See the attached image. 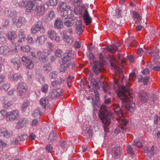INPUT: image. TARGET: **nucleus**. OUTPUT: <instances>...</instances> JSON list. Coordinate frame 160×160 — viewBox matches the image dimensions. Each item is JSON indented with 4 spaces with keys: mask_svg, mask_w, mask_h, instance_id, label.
<instances>
[{
    "mask_svg": "<svg viewBox=\"0 0 160 160\" xmlns=\"http://www.w3.org/2000/svg\"><path fill=\"white\" fill-rule=\"evenodd\" d=\"M121 89L122 92L119 91L117 95L122 100V108L125 109L132 112L134 111L136 108V106L135 103H131L130 104L127 103L129 101V99L127 95L125 93L126 92H129V89L128 88L124 86H121Z\"/></svg>",
    "mask_w": 160,
    "mask_h": 160,
    "instance_id": "obj_1",
    "label": "nucleus"
},
{
    "mask_svg": "<svg viewBox=\"0 0 160 160\" xmlns=\"http://www.w3.org/2000/svg\"><path fill=\"white\" fill-rule=\"evenodd\" d=\"M118 61L114 58L113 57L110 62L112 69L114 70V72L116 73H119V74H121L122 73L121 70L118 65L119 64L124 63L125 61L123 59V56L120 53L118 54Z\"/></svg>",
    "mask_w": 160,
    "mask_h": 160,
    "instance_id": "obj_2",
    "label": "nucleus"
},
{
    "mask_svg": "<svg viewBox=\"0 0 160 160\" xmlns=\"http://www.w3.org/2000/svg\"><path fill=\"white\" fill-rule=\"evenodd\" d=\"M101 110L98 112V116L102 122L105 125H109L110 122V113L105 107L101 106Z\"/></svg>",
    "mask_w": 160,
    "mask_h": 160,
    "instance_id": "obj_3",
    "label": "nucleus"
},
{
    "mask_svg": "<svg viewBox=\"0 0 160 160\" xmlns=\"http://www.w3.org/2000/svg\"><path fill=\"white\" fill-rule=\"evenodd\" d=\"M30 58L32 61L30 60L27 57L23 56L22 57V61L23 64L24 65L26 68L28 69H32L34 67V64L32 62H33L37 63L38 61V58L33 52H31V55L30 56Z\"/></svg>",
    "mask_w": 160,
    "mask_h": 160,
    "instance_id": "obj_4",
    "label": "nucleus"
},
{
    "mask_svg": "<svg viewBox=\"0 0 160 160\" xmlns=\"http://www.w3.org/2000/svg\"><path fill=\"white\" fill-rule=\"evenodd\" d=\"M19 118L20 114L17 110H12L5 114V118L7 121L13 122L18 120Z\"/></svg>",
    "mask_w": 160,
    "mask_h": 160,
    "instance_id": "obj_5",
    "label": "nucleus"
},
{
    "mask_svg": "<svg viewBox=\"0 0 160 160\" xmlns=\"http://www.w3.org/2000/svg\"><path fill=\"white\" fill-rule=\"evenodd\" d=\"M119 122V124L114 130V132L115 133L118 134L120 132H126L128 130L127 127L128 123V121L125 119H121Z\"/></svg>",
    "mask_w": 160,
    "mask_h": 160,
    "instance_id": "obj_6",
    "label": "nucleus"
},
{
    "mask_svg": "<svg viewBox=\"0 0 160 160\" xmlns=\"http://www.w3.org/2000/svg\"><path fill=\"white\" fill-rule=\"evenodd\" d=\"M39 31H40V33L42 34L45 32L44 28L40 21L38 22L37 23L34 25L31 29V32L34 34H37Z\"/></svg>",
    "mask_w": 160,
    "mask_h": 160,
    "instance_id": "obj_7",
    "label": "nucleus"
},
{
    "mask_svg": "<svg viewBox=\"0 0 160 160\" xmlns=\"http://www.w3.org/2000/svg\"><path fill=\"white\" fill-rule=\"evenodd\" d=\"M49 52L47 49H45L42 51H38L37 54L38 59L41 62L45 63L48 60V56L49 55Z\"/></svg>",
    "mask_w": 160,
    "mask_h": 160,
    "instance_id": "obj_8",
    "label": "nucleus"
},
{
    "mask_svg": "<svg viewBox=\"0 0 160 160\" xmlns=\"http://www.w3.org/2000/svg\"><path fill=\"white\" fill-rule=\"evenodd\" d=\"M28 88L27 85L24 82H20L18 83L17 85V89L18 93L19 96L21 98H24L26 96V91Z\"/></svg>",
    "mask_w": 160,
    "mask_h": 160,
    "instance_id": "obj_9",
    "label": "nucleus"
},
{
    "mask_svg": "<svg viewBox=\"0 0 160 160\" xmlns=\"http://www.w3.org/2000/svg\"><path fill=\"white\" fill-rule=\"evenodd\" d=\"M12 20L13 25L18 28L21 27L24 25L26 22L25 18L22 16L14 17Z\"/></svg>",
    "mask_w": 160,
    "mask_h": 160,
    "instance_id": "obj_10",
    "label": "nucleus"
},
{
    "mask_svg": "<svg viewBox=\"0 0 160 160\" xmlns=\"http://www.w3.org/2000/svg\"><path fill=\"white\" fill-rule=\"evenodd\" d=\"M102 62L98 61L94 63V66L92 68L93 71L96 74H98L100 72H102L104 70Z\"/></svg>",
    "mask_w": 160,
    "mask_h": 160,
    "instance_id": "obj_11",
    "label": "nucleus"
},
{
    "mask_svg": "<svg viewBox=\"0 0 160 160\" xmlns=\"http://www.w3.org/2000/svg\"><path fill=\"white\" fill-rule=\"evenodd\" d=\"M37 5L35 1H29L27 2L26 11L28 12L32 13L36 10Z\"/></svg>",
    "mask_w": 160,
    "mask_h": 160,
    "instance_id": "obj_12",
    "label": "nucleus"
},
{
    "mask_svg": "<svg viewBox=\"0 0 160 160\" xmlns=\"http://www.w3.org/2000/svg\"><path fill=\"white\" fill-rule=\"evenodd\" d=\"M62 60V63H61V68L60 70V72L64 73L69 67L70 61L69 59L65 58H63Z\"/></svg>",
    "mask_w": 160,
    "mask_h": 160,
    "instance_id": "obj_13",
    "label": "nucleus"
},
{
    "mask_svg": "<svg viewBox=\"0 0 160 160\" xmlns=\"http://www.w3.org/2000/svg\"><path fill=\"white\" fill-rule=\"evenodd\" d=\"M138 96L139 100L142 102L145 103L147 101L148 98V94L143 90H139Z\"/></svg>",
    "mask_w": 160,
    "mask_h": 160,
    "instance_id": "obj_14",
    "label": "nucleus"
},
{
    "mask_svg": "<svg viewBox=\"0 0 160 160\" xmlns=\"http://www.w3.org/2000/svg\"><path fill=\"white\" fill-rule=\"evenodd\" d=\"M72 10H66L62 11L61 13V16L62 18H64L65 19H74L73 17L72 16H69V15H71L72 12Z\"/></svg>",
    "mask_w": 160,
    "mask_h": 160,
    "instance_id": "obj_15",
    "label": "nucleus"
},
{
    "mask_svg": "<svg viewBox=\"0 0 160 160\" xmlns=\"http://www.w3.org/2000/svg\"><path fill=\"white\" fill-rule=\"evenodd\" d=\"M36 12V14L38 16H43L46 12V8L45 5L43 4L42 5L37 6L35 10Z\"/></svg>",
    "mask_w": 160,
    "mask_h": 160,
    "instance_id": "obj_16",
    "label": "nucleus"
},
{
    "mask_svg": "<svg viewBox=\"0 0 160 160\" xmlns=\"http://www.w3.org/2000/svg\"><path fill=\"white\" fill-rule=\"evenodd\" d=\"M65 82L64 78L59 77L57 80H54L51 82V85L54 88L61 86Z\"/></svg>",
    "mask_w": 160,
    "mask_h": 160,
    "instance_id": "obj_17",
    "label": "nucleus"
},
{
    "mask_svg": "<svg viewBox=\"0 0 160 160\" xmlns=\"http://www.w3.org/2000/svg\"><path fill=\"white\" fill-rule=\"evenodd\" d=\"M122 149L120 147H118L112 148V150L111 154L114 158H118L121 154Z\"/></svg>",
    "mask_w": 160,
    "mask_h": 160,
    "instance_id": "obj_18",
    "label": "nucleus"
},
{
    "mask_svg": "<svg viewBox=\"0 0 160 160\" xmlns=\"http://www.w3.org/2000/svg\"><path fill=\"white\" fill-rule=\"evenodd\" d=\"M10 62L14 68L18 70L20 67V62L19 60L17 58H15L10 59Z\"/></svg>",
    "mask_w": 160,
    "mask_h": 160,
    "instance_id": "obj_19",
    "label": "nucleus"
},
{
    "mask_svg": "<svg viewBox=\"0 0 160 160\" xmlns=\"http://www.w3.org/2000/svg\"><path fill=\"white\" fill-rule=\"evenodd\" d=\"M83 20L86 25H88L92 22V19L89 16L88 10L86 9L83 16Z\"/></svg>",
    "mask_w": 160,
    "mask_h": 160,
    "instance_id": "obj_20",
    "label": "nucleus"
},
{
    "mask_svg": "<svg viewBox=\"0 0 160 160\" xmlns=\"http://www.w3.org/2000/svg\"><path fill=\"white\" fill-rule=\"evenodd\" d=\"M0 54L4 56L10 55L8 47L7 46H2L0 47Z\"/></svg>",
    "mask_w": 160,
    "mask_h": 160,
    "instance_id": "obj_21",
    "label": "nucleus"
},
{
    "mask_svg": "<svg viewBox=\"0 0 160 160\" xmlns=\"http://www.w3.org/2000/svg\"><path fill=\"white\" fill-rule=\"evenodd\" d=\"M58 10L60 11H63L66 10H72V7L67 4L63 2H61L59 4L58 7Z\"/></svg>",
    "mask_w": 160,
    "mask_h": 160,
    "instance_id": "obj_22",
    "label": "nucleus"
},
{
    "mask_svg": "<svg viewBox=\"0 0 160 160\" xmlns=\"http://www.w3.org/2000/svg\"><path fill=\"white\" fill-rule=\"evenodd\" d=\"M76 32L78 35L82 34L83 32L84 27L81 22L79 21L76 23Z\"/></svg>",
    "mask_w": 160,
    "mask_h": 160,
    "instance_id": "obj_23",
    "label": "nucleus"
},
{
    "mask_svg": "<svg viewBox=\"0 0 160 160\" xmlns=\"http://www.w3.org/2000/svg\"><path fill=\"white\" fill-rule=\"evenodd\" d=\"M27 121L24 118H21L15 125V128L17 129H20L23 127L26 124Z\"/></svg>",
    "mask_w": 160,
    "mask_h": 160,
    "instance_id": "obj_24",
    "label": "nucleus"
},
{
    "mask_svg": "<svg viewBox=\"0 0 160 160\" xmlns=\"http://www.w3.org/2000/svg\"><path fill=\"white\" fill-rule=\"evenodd\" d=\"M144 152L148 153V155L149 156L150 158H151L155 153L156 152V151H154V147L152 146L150 150H149L148 147H145L144 148Z\"/></svg>",
    "mask_w": 160,
    "mask_h": 160,
    "instance_id": "obj_25",
    "label": "nucleus"
},
{
    "mask_svg": "<svg viewBox=\"0 0 160 160\" xmlns=\"http://www.w3.org/2000/svg\"><path fill=\"white\" fill-rule=\"evenodd\" d=\"M12 44L8 47V51L10 52V55L12 53H16L18 52V49L16 45L12 41Z\"/></svg>",
    "mask_w": 160,
    "mask_h": 160,
    "instance_id": "obj_26",
    "label": "nucleus"
},
{
    "mask_svg": "<svg viewBox=\"0 0 160 160\" xmlns=\"http://www.w3.org/2000/svg\"><path fill=\"white\" fill-rule=\"evenodd\" d=\"M62 93V90L60 88L53 90L51 93V96L53 98H57L61 95Z\"/></svg>",
    "mask_w": 160,
    "mask_h": 160,
    "instance_id": "obj_27",
    "label": "nucleus"
},
{
    "mask_svg": "<svg viewBox=\"0 0 160 160\" xmlns=\"http://www.w3.org/2000/svg\"><path fill=\"white\" fill-rule=\"evenodd\" d=\"M70 57L72 58H74L75 57L74 52H73L72 49H69L66 50L64 54L63 58L69 59Z\"/></svg>",
    "mask_w": 160,
    "mask_h": 160,
    "instance_id": "obj_28",
    "label": "nucleus"
},
{
    "mask_svg": "<svg viewBox=\"0 0 160 160\" xmlns=\"http://www.w3.org/2000/svg\"><path fill=\"white\" fill-rule=\"evenodd\" d=\"M54 27L58 29L62 28L63 27L62 21L60 19H56L54 23Z\"/></svg>",
    "mask_w": 160,
    "mask_h": 160,
    "instance_id": "obj_29",
    "label": "nucleus"
},
{
    "mask_svg": "<svg viewBox=\"0 0 160 160\" xmlns=\"http://www.w3.org/2000/svg\"><path fill=\"white\" fill-rule=\"evenodd\" d=\"M48 38L51 40H54L55 37L57 35V33L55 30H51L48 31Z\"/></svg>",
    "mask_w": 160,
    "mask_h": 160,
    "instance_id": "obj_30",
    "label": "nucleus"
},
{
    "mask_svg": "<svg viewBox=\"0 0 160 160\" xmlns=\"http://www.w3.org/2000/svg\"><path fill=\"white\" fill-rule=\"evenodd\" d=\"M8 39L12 42L16 38L17 34L15 32L9 31L8 34Z\"/></svg>",
    "mask_w": 160,
    "mask_h": 160,
    "instance_id": "obj_31",
    "label": "nucleus"
},
{
    "mask_svg": "<svg viewBox=\"0 0 160 160\" xmlns=\"http://www.w3.org/2000/svg\"><path fill=\"white\" fill-rule=\"evenodd\" d=\"M107 48L110 52L114 53L117 50L118 47L115 45H112L108 46Z\"/></svg>",
    "mask_w": 160,
    "mask_h": 160,
    "instance_id": "obj_32",
    "label": "nucleus"
},
{
    "mask_svg": "<svg viewBox=\"0 0 160 160\" xmlns=\"http://www.w3.org/2000/svg\"><path fill=\"white\" fill-rule=\"evenodd\" d=\"M57 139L58 138L56 132L54 131L52 132L49 136L48 140L50 142H51L53 141L57 140Z\"/></svg>",
    "mask_w": 160,
    "mask_h": 160,
    "instance_id": "obj_33",
    "label": "nucleus"
},
{
    "mask_svg": "<svg viewBox=\"0 0 160 160\" xmlns=\"http://www.w3.org/2000/svg\"><path fill=\"white\" fill-rule=\"evenodd\" d=\"M40 104L43 108H45L48 105V101L47 99L43 98H42L40 100Z\"/></svg>",
    "mask_w": 160,
    "mask_h": 160,
    "instance_id": "obj_34",
    "label": "nucleus"
},
{
    "mask_svg": "<svg viewBox=\"0 0 160 160\" xmlns=\"http://www.w3.org/2000/svg\"><path fill=\"white\" fill-rule=\"evenodd\" d=\"M64 41L68 46L71 45L73 42V39L71 36H67L66 38H64Z\"/></svg>",
    "mask_w": 160,
    "mask_h": 160,
    "instance_id": "obj_35",
    "label": "nucleus"
},
{
    "mask_svg": "<svg viewBox=\"0 0 160 160\" xmlns=\"http://www.w3.org/2000/svg\"><path fill=\"white\" fill-rule=\"evenodd\" d=\"M24 32H19L18 34V42L22 43L23 42L25 39V36L24 33Z\"/></svg>",
    "mask_w": 160,
    "mask_h": 160,
    "instance_id": "obj_36",
    "label": "nucleus"
},
{
    "mask_svg": "<svg viewBox=\"0 0 160 160\" xmlns=\"http://www.w3.org/2000/svg\"><path fill=\"white\" fill-rule=\"evenodd\" d=\"M47 37L46 35L38 37L36 40V42L40 43L44 42L47 40Z\"/></svg>",
    "mask_w": 160,
    "mask_h": 160,
    "instance_id": "obj_37",
    "label": "nucleus"
},
{
    "mask_svg": "<svg viewBox=\"0 0 160 160\" xmlns=\"http://www.w3.org/2000/svg\"><path fill=\"white\" fill-rule=\"evenodd\" d=\"M9 78H11V79H13L14 81H17L21 79V77L17 74H11L9 75Z\"/></svg>",
    "mask_w": 160,
    "mask_h": 160,
    "instance_id": "obj_38",
    "label": "nucleus"
},
{
    "mask_svg": "<svg viewBox=\"0 0 160 160\" xmlns=\"http://www.w3.org/2000/svg\"><path fill=\"white\" fill-rule=\"evenodd\" d=\"M55 17V12L51 10L49 11L47 15V18L48 20H51Z\"/></svg>",
    "mask_w": 160,
    "mask_h": 160,
    "instance_id": "obj_39",
    "label": "nucleus"
},
{
    "mask_svg": "<svg viewBox=\"0 0 160 160\" xmlns=\"http://www.w3.org/2000/svg\"><path fill=\"white\" fill-rule=\"evenodd\" d=\"M55 56L57 58H60L63 54V52L62 49L60 48L57 49L55 52Z\"/></svg>",
    "mask_w": 160,
    "mask_h": 160,
    "instance_id": "obj_40",
    "label": "nucleus"
},
{
    "mask_svg": "<svg viewBox=\"0 0 160 160\" xmlns=\"http://www.w3.org/2000/svg\"><path fill=\"white\" fill-rule=\"evenodd\" d=\"M64 26L67 28H71L72 27L74 23L71 20H66L64 22Z\"/></svg>",
    "mask_w": 160,
    "mask_h": 160,
    "instance_id": "obj_41",
    "label": "nucleus"
},
{
    "mask_svg": "<svg viewBox=\"0 0 160 160\" xmlns=\"http://www.w3.org/2000/svg\"><path fill=\"white\" fill-rule=\"evenodd\" d=\"M21 49L23 52H28L31 49V47L28 45H24L21 47Z\"/></svg>",
    "mask_w": 160,
    "mask_h": 160,
    "instance_id": "obj_42",
    "label": "nucleus"
},
{
    "mask_svg": "<svg viewBox=\"0 0 160 160\" xmlns=\"http://www.w3.org/2000/svg\"><path fill=\"white\" fill-rule=\"evenodd\" d=\"M5 36V34L3 32H0V42L1 43H5L6 42Z\"/></svg>",
    "mask_w": 160,
    "mask_h": 160,
    "instance_id": "obj_43",
    "label": "nucleus"
},
{
    "mask_svg": "<svg viewBox=\"0 0 160 160\" xmlns=\"http://www.w3.org/2000/svg\"><path fill=\"white\" fill-rule=\"evenodd\" d=\"M30 105V102L29 101H26L24 102L22 104L21 108L24 111Z\"/></svg>",
    "mask_w": 160,
    "mask_h": 160,
    "instance_id": "obj_44",
    "label": "nucleus"
},
{
    "mask_svg": "<svg viewBox=\"0 0 160 160\" xmlns=\"http://www.w3.org/2000/svg\"><path fill=\"white\" fill-rule=\"evenodd\" d=\"M99 81L100 82L101 87L104 92L106 93H108V88L106 85L104 83L103 81H100V80Z\"/></svg>",
    "mask_w": 160,
    "mask_h": 160,
    "instance_id": "obj_45",
    "label": "nucleus"
},
{
    "mask_svg": "<svg viewBox=\"0 0 160 160\" xmlns=\"http://www.w3.org/2000/svg\"><path fill=\"white\" fill-rule=\"evenodd\" d=\"M133 145L138 148H140L142 146V144L138 140H136L133 141Z\"/></svg>",
    "mask_w": 160,
    "mask_h": 160,
    "instance_id": "obj_46",
    "label": "nucleus"
},
{
    "mask_svg": "<svg viewBox=\"0 0 160 160\" xmlns=\"http://www.w3.org/2000/svg\"><path fill=\"white\" fill-rule=\"evenodd\" d=\"M90 80L91 83H92L93 85L95 87L98 88H99V85L95 79L93 78H89Z\"/></svg>",
    "mask_w": 160,
    "mask_h": 160,
    "instance_id": "obj_47",
    "label": "nucleus"
},
{
    "mask_svg": "<svg viewBox=\"0 0 160 160\" xmlns=\"http://www.w3.org/2000/svg\"><path fill=\"white\" fill-rule=\"evenodd\" d=\"M58 73L57 72L53 71L49 74V77L51 79H55L58 76Z\"/></svg>",
    "mask_w": 160,
    "mask_h": 160,
    "instance_id": "obj_48",
    "label": "nucleus"
},
{
    "mask_svg": "<svg viewBox=\"0 0 160 160\" xmlns=\"http://www.w3.org/2000/svg\"><path fill=\"white\" fill-rule=\"evenodd\" d=\"M41 115V112L39 109L35 110L32 113V115L35 117H39Z\"/></svg>",
    "mask_w": 160,
    "mask_h": 160,
    "instance_id": "obj_49",
    "label": "nucleus"
},
{
    "mask_svg": "<svg viewBox=\"0 0 160 160\" xmlns=\"http://www.w3.org/2000/svg\"><path fill=\"white\" fill-rule=\"evenodd\" d=\"M43 69L47 73L49 72L52 70V68L50 64H46L43 67Z\"/></svg>",
    "mask_w": 160,
    "mask_h": 160,
    "instance_id": "obj_50",
    "label": "nucleus"
},
{
    "mask_svg": "<svg viewBox=\"0 0 160 160\" xmlns=\"http://www.w3.org/2000/svg\"><path fill=\"white\" fill-rule=\"evenodd\" d=\"M114 111L116 113L118 114H122V109L119 107L118 105H116V108L114 109Z\"/></svg>",
    "mask_w": 160,
    "mask_h": 160,
    "instance_id": "obj_51",
    "label": "nucleus"
},
{
    "mask_svg": "<svg viewBox=\"0 0 160 160\" xmlns=\"http://www.w3.org/2000/svg\"><path fill=\"white\" fill-rule=\"evenodd\" d=\"M74 78L73 76H69L67 78V85L69 88H70L71 86V81Z\"/></svg>",
    "mask_w": 160,
    "mask_h": 160,
    "instance_id": "obj_52",
    "label": "nucleus"
},
{
    "mask_svg": "<svg viewBox=\"0 0 160 160\" xmlns=\"http://www.w3.org/2000/svg\"><path fill=\"white\" fill-rule=\"evenodd\" d=\"M58 3V0H49L48 2V5L51 6H56Z\"/></svg>",
    "mask_w": 160,
    "mask_h": 160,
    "instance_id": "obj_53",
    "label": "nucleus"
},
{
    "mask_svg": "<svg viewBox=\"0 0 160 160\" xmlns=\"http://www.w3.org/2000/svg\"><path fill=\"white\" fill-rule=\"evenodd\" d=\"M158 51L157 50H153V53L152 54V57L153 58V59L156 60L159 58V56L158 55Z\"/></svg>",
    "mask_w": 160,
    "mask_h": 160,
    "instance_id": "obj_54",
    "label": "nucleus"
},
{
    "mask_svg": "<svg viewBox=\"0 0 160 160\" xmlns=\"http://www.w3.org/2000/svg\"><path fill=\"white\" fill-rule=\"evenodd\" d=\"M127 150L128 153L131 155H133L134 154V152L133 151L132 148L130 145H129L127 146Z\"/></svg>",
    "mask_w": 160,
    "mask_h": 160,
    "instance_id": "obj_55",
    "label": "nucleus"
},
{
    "mask_svg": "<svg viewBox=\"0 0 160 160\" xmlns=\"http://www.w3.org/2000/svg\"><path fill=\"white\" fill-rule=\"evenodd\" d=\"M12 104V102L11 101H5L3 103L4 107L6 108L11 107Z\"/></svg>",
    "mask_w": 160,
    "mask_h": 160,
    "instance_id": "obj_56",
    "label": "nucleus"
},
{
    "mask_svg": "<svg viewBox=\"0 0 160 160\" xmlns=\"http://www.w3.org/2000/svg\"><path fill=\"white\" fill-rule=\"evenodd\" d=\"M46 45L47 47L51 50H52L54 48V44L50 42H47Z\"/></svg>",
    "mask_w": 160,
    "mask_h": 160,
    "instance_id": "obj_57",
    "label": "nucleus"
},
{
    "mask_svg": "<svg viewBox=\"0 0 160 160\" xmlns=\"http://www.w3.org/2000/svg\"><path fill=\"white\" fill-rule=\"evenodd\" d=\"M48 87L47 84H44L42 86L41 91L42 92H47L48 91Z\"/></svg>",
    "mask_w": 160,
    "mask_h": 160,
    "instance_id": "obj_58",
    "label": "nucleus"
},
{
    "mask_svg": "<svg viewBox=\"0 0 160 160\" xmlns=\"http://www.w3.org/2000/svg\"><path fill=\"white\" fill-rule=\"evenodd\" d=\"M19 6L21 8H24L26 7L27 5V2H26L24 0H21L18 3Z\"/></svg>",
    "mask_w": 160,
    "mask_h": 160,
    "instance_id": "obj_59",
    "label": "nucleus"
},
{
    "mask_svg": "<svg viewBox=\"0 0 160 160\" xmlns=\"http://www.w3.org/2000/svg\"><path fill=\"white\" fill-rule=\"evenodd\" d=\"M12 133L6 129V131L3 137L5 138H8L11 136L12 135Z\"/></svg>",
    "mask_w": 160,
    "mask_h": 160,
    "instance_id": "obj_60",
    "label": "nucleus"
},
{
    "mask_svg": "<svg viewBox=\"0 0 160 160\" xmlns=\"http://www.w3.org/2000/svg\"><path fill=\"white\" fill-rule=\"evenodd\" d=\"M150 68H152L153 70L157 72H159L160 71V66L156 65L152 67L151 65L150 66Z\"/></svg>",
    "mask_w": 160,
    "mask_h": 160,
    "instance_id": "obj_61",
    "label": "nucleus"
},
{
    "mask_svg": "<svg viewBox=\"0 0 160 160\" xmlns=\"http://www.w3.org/2000/svg\"><path fill=\"white\" fill-rule=\"evenodd\" d=\"M27 40L28 43L30 44H33V40L32 37L31 35H28Z\"/></svg>",
    "mask_w": 160,
    "mask_h": 160,
    "instance_id": "obj_62",
    "label": "nucleus"
},
{
    "mask_svg": "<svg viewBox=\"0 0 160 160\" xmlns=\"http://www.w3.org/2000/svg\"><path fill=\"white\" fill-rule=\"evenodd\" d=\"M6 18L4 19L3 23V26L4 27H7L10 24V21L9 20V18Z\"/></svg>",
    "mask_w": 160,
    "mask_h": 160,
    "instance_id": "obj_63",
    "label": "nucleus"
},
{
    "mask_svg": "<svg viewBox=\"0 0 160 160\" xmlns=\"http://www.w3.org/2000/svg\"><path fill=\"white\" fill-rule=\"evenodd\" d=\"M5 112L2 110L0 111V120H3L5 117Z\"/></svg>",
    "mask_w": 160,
    "mask_h": 160,
    "instance_id": "obj_64",
    "label": "nucleus"
}]
</instances>
